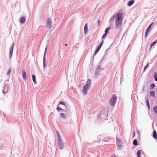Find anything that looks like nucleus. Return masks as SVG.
Masks as SVG:
<instances>
[{
  "label": "nucleus",
  "instance_id": "1",
  "mask_svg": "<svg viewBox=\"0 0 157 157\" xmlns=\"http://www.w3.org/2000/svg\"><path fill=\"white\" fill-rule=\"evenodd\" d=\"M117 17L115 21V27L118 29L121 28V26L123 16L122 13L121 12L117 13Z\"/></svg>",
  "mask_w": 157,
  "mask_h": 157
},
{
  "label": "nucleus",
  "instance_id": "2",
  "mask_svg": "<svg viewBox=\"0 0 157 157\" xmlns=\"http://www.w3.org/2000/svg\"><path fill=\"white\" fill-rule=\"evenodd\" d=\"M90 80H88L86 82V84L84 85L83 87L82 91L83 94H86L87 90L90 86Z\"/></svg>",
  "mask_w": 157,
  "mask_h": 157
},
{
  "label": "nucleus",
  "instance_id": "3",
  "mask_svg": "<svg viewBox=\"0 0 157 157\" xmlns=\"http://www.w3.org/2000/svg\"><path fill=\"white\" fill-rule=\"evenodd\" d=\"M117 100V97L115 94H113L111 97V99L109 100V104L111 106L113 107L114 106L116 103Z\"/></svg>",
  "mask_w": 157,
  "mask_h": 157
},
{
  "label": "nucleus",
  "instance_id": "4",
  "mask_svg": "<svg viewBox=\"0 0 157 157\" xmlns=\"http://www.w3.org/2000/svg\"><path fill=\"white\" fill-rule=\"evenodd\" d=\"M103 41H102L101 44L97 48H96L94 53V55H96L98 52V51L100 49L101 46L102 45L103 43Z\"/></svg>",
  "mask_w": 157,
  "mask_h": 157
},
{
  "label": "nucleus",
  "instance_id": "5",
  "mask_svg": "<svg viewBox=\"0 0 157 157\" xmlns=\"http://www.w3.org/2000/svg\"><path fill=\"white\" fill-rule=\"evenodd\" d=\"M22 77L25 80L26 79V73L25 71V70H22Z\"/></svg>",
  "mask_w": 157,
  "mask_h": 157
},
{
  "label": "nucleus",
  "instance_id": "6",
  "mask_svg": "<svg viewBox=\"0 0 157 157\" xmlns=\"http://www.w3.org/2000/svg\"><path fill=\"white\" fill-rule=\"evenodd\" d=\"M153 23H151L150 25L148 27L145 33V36H146V35H147L149 33V30H150V29H151V27L152 26V24Z\"/></svg>",
  "mask_w": 157,
  "mask_h": 157
},
{
  "label": "nucleus",
  "instance_id": "7",
  "mask_svg": "<svg viewBox=\"0 0 157 157\" xmlns=\"http://www.w3.org/2000/svg\"><path fill=\"white\" fill-rule=\"evenodd\" d=\"M13 47H14V44H13V46L10 49V50L9 54H10V58L12 56V54H13Z\"/></svg>",
  "mask_w": 157,
  "mask_h": 157
},
{
  "label": "nucleus",
  "instance_id": "8",
  "mask_svg": "<svg viewBox=\"0 0 157 157\" xmlns=\"http://www.w3.org/2000/svg\"><path fill=\"white\" fill-rule=\"evenodd\" d=\"M88 32V26L87 23H86L84 27V32L85 33H86Z\"/></svg>",
  "mask_w": 157,
  "mask_h": 157
},
{
  "label": "nucleus",
  "instance_id": "9",
  "mask_svg": "<svg viewBox=\"0 0 157 157\" xmlns=\"http://www.w3.org/2000/svg\"><path fill=\"white\" fill-rule=\"evenodd\" d=\"M150 95L152 97H155V92L153 90L151 91L150 92Z\"/></svg>",
  "mask_w": 157,
  "mask_h": 157
},
{
  "label": "nucleus",
  "instance_id": "10",
  "mask_svg": "<svg viewBox=\"0 0 157 157\" xmlns=\"http://www.w3.org/2000/svg\"><path fill=\"white\" fill-rule=\"evenodd\" d=\"M32 79H33V80L34 83L35 84H36L37 82H36V80L35 76L34 75H32Z\"/></svg>",
  "mask_w": 157,
  "mask_h": 157
},
{
  "label": "nucleus",
  "instance_id": "11",
  "mask_svg": "<svg viewBox=\"0 0 157 157\" xmlns=\"http://www.w3.org/2000/svg\"><path fill=\"white\" fill-rule=\"evenodd\" d=\"M153 136L155 139H157V133L156 131H154L153 132Z\"/></svg>",
  "mask_w": 157,
  "mask_h": 157
},
{
  "label": "nucleus",
  "instance_id": "12",
  "mask_svg": "<svg viewBox=\"0 0 157 157\" xmlns=\"http://www.w3.org/2000/svg\"><path fill=\"white\" fill-rule=\"evenodd\" d=\"M25 18L24 17H22L20 19V21L21 23H24L25 21Z\"/></svg>",
  "mask_w": 157,
  "mask_h": 157
},
{
  "label": "nucleus",
  "instance_id": "13",
  "mask_svg": "<svg viewBox=\"0 0 157 157\" xmlns=\"http://www.w3.org/2000/svg\"><path fill=\"white\" fill-rule=\"evenodd\" d=\"M60 117L62 119H65L66 118L65 115L63 113H61L60 115Z\"/></svg>",
  "mask_w": 157,
  "mask_h": 157
},
{
  "label": "nucleus",
  "instance_id": "14",
  "mask_svg": "<svg viewBox=\"0 0 157 157\" xmlns=\"http://www.w3.org/2000/svg\"><path fill=\"white\" fill-rule=\"evenodd\" d=\"M134 3V1L131 0L128 2V5L129 6H132Z\"/></svg>",
  "mask_w": 157,
  "mask_h": 157
},
{
  "label": "nucleus",
  "instance_id": "15",
  "mask_svg": "<svg viewBox=\"0 0 157 157\" xmlns=\"http://www.w3.org/2000/svg\"><path fill=\"white\" fill-rule=\"evenodd\" d=\"M52 23V21L50 19H48L47 21V25H50Z\"/></svg>",
  "mask_w": 157,
  "mask_h": 157
},
{
  "label": "nucleus",
  "instance_id": "16",
  "mask_svg": "<svg viewBox=\"0 0 157 157\" xmlns=\"http://www.w3.org/2000/svg\"><path fill=\"white\" fill-rule=\"evenodd\" d=\"M141 151L140 150H139L137 151V155L138 157H140V154H141Z\"/></svg>",
  "mask_w": 157,
  "mask_h": 157
},
{
  "label": "nucleus",
  "instance_id": "17",
  "mask_svg": "<svg viewBox=\"0 0 157 157\" xmlns=\"http://www.w3.org/2000/svg\"><path fill=\"white\" fill-rule=\"evenodd\" d=\"M133 144L135 145H137V141L136 140H135L133 141Z\"/></svg>",
  "mask_w": 157,
  "mask_h": 157
},
{
  "label": "nucleus",
  "instance_id": "18",
  "mask_svg": "<svg viewBox=\"0 0 157 157\" xmlns=\"http://www.w3.org/2000/svg\"><path fill=\"white\" fill-rule=\"evenodd\" d=\"M59 146L60 149H62L63 147V145L62 143L61 142H60L59 143Z\"/></svg>",
  "mask_w": 157,
  "mask_h": 157
},
{
  "label": "nucleus",
  "instance_id": "19",
  "mask_svg": "<svg viewBox=\"0 0 157 157\" xmlns=\"http://www.w3.org/2000/svg\"><path fill=\"white\" fill-rule=\"evenodd\" d=\"M146 103L147 104V105L148 108V109H150V105L149 103V101L148 99H147L146 101Z\"/></svg>",
  "mask_w": 157,
  "mask_h": 157
},
{
  "label": "nucleus",
  "instance_id": "20",
  "mask_svg": "<svg viewBox=\"0 0 157 157\" xmlns=\"http://www.w3.org/2000/svg\"><path fill=\"white\" fill-rule=\"evenodd\" d=\"M154 112L156 113H157V106H155L153 108Z\"/></svg>",
  "mask_w": 157,
  "mask_h": 157
},
{
  "label": "nucleus",
  "instance_id": "21",
  "mask_svg": "<svg viewBox=\"0 0 157 157\" xmlns=\"http://www.w3.org/2000/svg\"><path fill=\"white\" fill-rule=\"evenodd\" d=\"M47 47H46L45 48V51H44V60L45 58V55L46 54V50H47Z\"/></svg>",
  "mask_w": 157,
  "mask_h": 157
},
{
  "label": "nucleus",
  "instance_id": "22",
  "mask_svg": "<svg viewBox=\"0 0 157 157\" xmlns=\"http://www.w3.org/2000/svg\"><path fill=\"white\" fill-rule=\"evenodd\" d=\"M109 29H110L109 28H107L105 29V33L107 34V33H108V32L109 31Z\"/></svg>",
  "mask_w": 157,
  "mask_h": 157
},
{
  "label": "nucleus",
  "instance_id": "23",
  "mask_svg": "<svg viewBox=\"0 0 157 157\" xmlns=\"http://www.w3.org/2000/svg\"><path fill=\"white\" fill-rule=\"evenodd\" d=\"M154 77L155 78V80L157 81V75H156V74H155L154 75Z\"/></svg>",
  "mask_w": 157,
  "mask_h": 157
},
{
  "label": "nucleus",
  "instance_id": "24",
  "mask_svg": "<svg viewBox=\"0 0 157 157\" xmlns=\"http://www.w3.org/2000/svg\"><path fill=\"white\" fill-rule=\"evenodd\" d=\"M151 89H153L155 87V85L154 84H151Z\"/></svg>",
  "mask_w": 157,
  "mask_h": 157
},
{
  "label": "nucleus",
  "instance_id": "25",
  "mask_svg": "<svg viewBox=\"0 0 157 157\" xmlns=\"http://www.w3.org/2000/svg\"><path fill=\"white\" fill-rule=\"evenodd\" d=\"M59 103V104L63 105L64 106L65 105V103L63 101H60Z\"/></svg>",
  "mask_w": 157,
  "mask_h": 157
},
{
  "label": "nucleus",
  "instance_id": "26",
  "mask_svg": "<svg viewBox=\"0 0 157 157\" xmlns=\"http://www.w3.org/2000/svg\"><path fill=\"white\" fill-rule=\"evenodd\" d=\"M149 66V64L148 63L144 67V71L146 69V68L148 67Z\"/></svg>",
  "mask_w": 157,
  "mask_h": 157
},
{
  "label": "nucleus",
  "instance_id": "27",
  "mask_svg": "<svg viewBox=\"0 0 157 157\" xmlns=\"http://www.w3.org/2000/svg\"><path fill=\"white\" fill-rule=\"evenodd\" d=\"M57 110L58 111H59V110H62V108H60V107H57Z\"/></svg>",
  "mask_w": 157,
  "mask_h": 157
},
{
  "label": "nucleus",
  "instance_id": "28",
  "mask_svg": "<svg viewBox=\"0 0 157 157\" xmlns=\"http://www.w3.org/2000/svg\"><path fill=\"white\" fill-rule=\"evenodd\" d=\"M156 43V41H154V42L152 43V44H151V47H152V46H153V45H154V44H155Z\"/></svg>",
  "mask_w": 157,
  "mask_h": 157
},
{
  "label": "nucleus",
  "instance_id": "29",
  "mask_svg": "<svg viewBox=\"0 0 157 157\" xmlns=\"http://www.w3.org/2000/svg\"><path fill=\"white\" fill-rule=\"evenodd\" d=\"M106 34L105 33L103 35V36H102V38H104L106 37Z\"/></svg>",
  "mask_w": 157,
  "mask_h": 157
},
{
  "label": "nucleus",
  "instance_id": "30",
  "mask_svg": "<svg viewBox=\"0 0 157 157\" xmlns=\"http://www.w3.org/2000/svg\"><path fill=\"white\" fill-rule=\"evenodd\" d=\"M111 157H116V155L114 154H113L111 156Z\"/></svg>",
  "mask_w": 157,
  "mask_h": 157
},
{
  "label": "nucleus",
  "instance_id": "31",
  "mask_svg": "<svg viewBox=\"0 0 157 157\" xmlns=\"http://www.w3.org/2000/svg\"><path fill=\"white\" fill-rule=\"evenodd\" d=\"M3 94H5V93H6L4 91V90H3Z\"/></svg>",
  "mask_w": 157,
  "mask_h": 157
},
{
  "label": "nucleus",
  "instance_id": "32",
  "mask_svg": "<svg viewBox=\"0 0 157 157\" xmlns=\"http://www.w3.org/2000/svg\"><path fill=\"white\" fill-rule=\"evenodd\" d=\"M100 20H98V24L99 23H100Z\"/></svg>",
  "mask_w": 157,
  "mask_h": 157
},
{
  "label": "nucleus",
  "instance_id": "33",
  "mask_svg": "<svg viewBox=\"0 0 157 157\" xmlns=\"http://www.w3.org/2000/svg\"><path fill=\"white\" fill-rule=\"evenodd\" d=\"M65 46H67V44H65Z\"/></svg>",
  "mask_w": 157,
  "mask_h": 157
},
{
  "label": "nucleus",
  "instance_id": "34",
  "mask_svg": "<svg viewBox=\"0 0 157 157\" xmlns=\"http://www.w3.org/2000/svg\"><path fill=\"white\" fill-rule=\"evenodd\" d=\"M134 133L135 134V132H133V133Z\"/></svg>",
  "mask_w": 157,
  "mask_h": 157
},
{
  "label": "nucleus",
  "instance_id": "35",
  "mask_svg": "<svg viewBox=\"0 0 157 157\" xmlns=\"http://www.w3.org/2000/svg\"><path fill=\"white\" fill-rule=\"evenodd\" d=\"M156 41H157V39L156 40Z\"/></svg>",
  "mask_w": 157,
  "mask_h": 157
}]
</instances>
